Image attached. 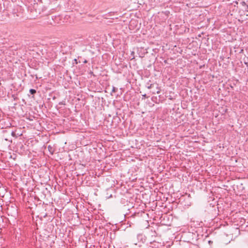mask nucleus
Masks as SVG:
<instances>
[{
    "label": "nucleus",
    "mask_w": 248,
    "mask_h": 248,
    "mask_svg": "<svg viewBox=\"0 0 248 248\" xmlns=\"http://www.w3.org/2000/svg\"><path fill=\"white\" fill-rule=\"evenodd\" d=\"M146 241V238L145 235L143 234H138L136 236V237H134L132 240V243L136 245H139L140 247L141 246V244L144 243Z\"/></svg>",
    "instance_id": "1"
},
{
    "label": "nucleus",
    "mask_w": 248,
    "mask_h": 248,
    "mask_svg": "<svg viewBox=\"0 0 248 248\" xmlns=\"http://www.w3.org/2000/svg\"><path fill=\"white\" fill-rule=\"evenodd\" d=\"M30 93L31 94L34 95L36 93V91L35 89H31L30 90Z\"/></svg>",
    "instance_id": "2"
},
{
    "label": "nucleus",
    "mask_w": 248,
    "mask_h": 248,
    "mask_svg": "<svg viewBox=\"0 0 248 248\" xmlns=\"http://www.w3.org/2000/svg\"><path fill=\"white\" fill-rule=\"evenodd\" d=\"M154 84H149V83H147V88L148 89H151L153 87H154Z\"/></svg>",
    "instance_id": "3"
},
{
    "label": "nucleus",
    "mask_w": 248,
    "mask_h": 248,
    "mask_svg": "<svg viewBox=\"0 0 248 248\" xmlns=\"http://www.w3.org/2000/svg\"><path fill=\"white\" fill-rule=\"evenodd\" d=\"M48 149L49 151L51 153V154L53 153L52 148L50 145L48 146Z\"/></svg>",
    "instance_id": "4"
},
{
    "label": "nucleus",
    "mask_w": 248,
    "mask_h": 248,
    "mask_svg": "<svg viewBox=\"0 0 248 248\" xmlns=\"http://www.w3.org/2000/svg\"><path fill=\"white\" fill-rule=\"evenodd\" d=\"M208 243L209 245L211 246L213 244V242L212 241H211V240H209L208 241Z\"/></svg>",
    "instance_id": "5"
},
{
    "label": "nucleus",
    "mask_w": 248,
    "mask_h": 248,
    "mask_svg": "<svg viewBox=\"0 0 248 248\" xmlns=\"http://www.w3.org/2000/svg\"><path fill=\"white\" fill-rule=\"evenodd\" d=\"M116 90L117 89L115 87H113L112 91L113 92H116Z\"/></svg>",
    "instance_id": "6"
},
{
    "label": "nucleus",
    "mask_w": 248,
    "mask_h": 248,
    "mask_svg": "<svg viewBox=\"0 0 248 248\" xmlns=\"http://www.w3.org/2000/svg\"><path fill=\"white\" fill-rule=\"evenodd\" d=\"M245 14L247 16H248V10H246V13Z\"/></svg>",
    "instance_id": "7"
},
{
    "label": "nucleus",
    "mask_w": 248,
    "mask_h": 248,
    "mask_svg": "<svg viewBox=\"0 0 248 248\" xmlns=\"http://www.w3.org/2000/svg\"><path fill=\"white\" fill-rule=\"evenodd\" d=\"M64 104H64V103H63V102H60V103H59V105H64Z\"/></svg>",
    "instance_id": "8"
},
{
    "label": "nucleus",
    "mask_w": 248,
    "mask_h": 248,
    "mask_svg": "<svg viewBox=\"0 0 248 248\" xmlns=\"http://www.w3.org/2000/svg\"><path fill=\"white\" fill-rule=\"evenodd\" d=\"M142 96H143V97H144V98H147V96H146V94H145L143 95Z\"/></svg>",
    "instance_id": "9"
},
{
    "label": "nucleus",
    "mask_w": 248,
    "mask_h": 248,
    "mask_svg": "<svg viewBox=\"0 0 248 248\" xmlns=\"http://www.w3.org/2000/svg\"><path fill=\"white\" fill-rule=\"evenodd\" d=\"M244 63L246 65H247V66H248V62H245Z\"/></svg>",
    "instance_id": "10"
},
{
    "label": "nucleus",
    "mask_w": 248,
    "mask_h": 248,
    "mask_svg": "<svg viewBox=\"0 0 248 248\" xmlns=\"http://www.w3.org/2000/svg\"><path fill=\"white\" fill-rule=\"evenodd\" d=\"M242 3H243V5H246V3L244 1H243Z\"/></svg>",
    "instance_id": "11"
},
{
    "label": "nucleus",
    "mask_w": 248,
    "mask_h": 248,
    "mask_svg": "<svg viewBox=\"0 0 248 248\" xmlns=\"http://www.w3.org/2000/svg\"><path fill=\"white\" fill-rule=\"evenodd\" d=\"M156 93H157V94H159V93H160V91H157V92H156Z\"/></svg>",
    "instance_id": "12"
},
{
    "label": "nucleus",
    "mask_w": 248,
    "mask_h": 248,
    "mask_svg": "<svg viewBox=\"0 0 248 248\" xmlns=\"http://www.w3.org/2000/svg\"><path fill=\"white\" fill-rule=\"evenodd\" d=\"M152 248V247H148V248Z\"/></svg>",
    "instance_id": "13"
},
{
    "label": "nucleus",
    "mask_w": 248,
    "mask_h": 248,
    "mask_svg": "<svg viewBox=\"0 0 248 248\" xmlns=\"http://www.w3.org/2000/svg\"><path fill=\"white\" fill-rule=\"evenodd\" d=\"M210 248H212V247H210Z\"/></svg>",
    "instance_id": "14"
}]
</instances>
